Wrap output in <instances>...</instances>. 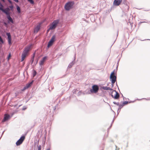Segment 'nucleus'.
I'll list each match as a JSON object with an SVG mask.
<instances>
[{
    "label": "nucleus",
    "instance_id": "nucleus-48",
    "mask_svg": "<svg viewBox=\"0 0 150 150\" xmlns=\"http://www.w3.org/2000/svg\"><path fill=\"white\" fill-rule=\"evenodd\" d=\"M116 85L117 86V87H118V86L117 85V82H116Z\"/></svg>",
    "mask_w": 150,
    "mask_h": 150
},
{
    "label": "nucleus",
    "instance_id": "nucleus-26",
    "mask_svg": "<svg viewBox=\"0 0 150 150\" xmlns=\"http://www.w3.org/2000/svg\"><path fill=\"white\" fill-rule=\"evenodd\" d=\"M3 7H2L1 6L0 7V10L3 13L6 12V11H5L4 9L3 8Z\"/></svg>",
    "mask_w": 150,
    "mask_h": 150
},
{
    "label": "nucleus",
    "instance_id": "nucleus-9",
    "mask_svg": "<svg viewBox=\"0 0 150 150\" xmlns=\"http://www.w3.org/2000/svg\"><path fill=\"white\" fill-rule=\"evenodd\" d=\"M6 35L7 36L8 44L10 45L11 44V37L10 33H6Z\"/></svg>",
    "mask_w": 150,
    "mask_h": 150
},
{
    "label": "nucleus",
    "instance_id": "nucleus-24",
    "mask_svg": "<svg viewBox=\"0 0 150 150\" xmlns=\"http://www.w3.org/2000/svg\"><path fill=\"white\" fill-rule=\"evenodd\" d=\"M119 61H120V60L119 59V60H118V61H117V67H116V69H115V71H115L116 73V72L117 70V68H118V66L119 65Z\"/></svg>",
    "mask_w": 150,
    "mask_h": 150
},
{
    "label": "nucleus",
    "instance_id": "nucleus-39",
    "mask_svg": "<svg viewBox=\"0 0 150 150\" xmlns=\"http://www.w3.org/2000/svg\"><path fill=\"white\" fill-rule=\"evenodd\" d=\"M148 23V22H146V21H142V22H140V23Z\"/></svg>",
    "mask_w": 150,
    "mask_h": 150
},
{
    "label": "nucleus",
    "instance_id": "nucleus-50",
    "mask_svg": "<svg viewBox=\"0 0 150 150\" xmlns=\"http://www.w3.org/2000/svg\"><path fill=\"white\" fill-rule=\"evenodd\" d=\"M56 107L54 108V110H55L56 109Z\"/></svg>",
    "mask_w": 150,
    "mask_h": 150
},
{
    "label": "nucleus",
    "instance_id": "nucleus-53",
    "mask_svg": "<svg viewBox=\"0 0 150 150\" xmlns=\"http://www.w3.org/2000/svg\"><path fill=\"white\" fill-rule=\"evenodd\" d=\"M111 142H113V141H112V140H111Z\"/></svg>",
    "mask_w": 150,
    "mask_h": 150
},
{
    "label": "nucleus",
    "instance_id": "nucleus-20",
    "mask_svg": "<svg viewBox=\"0 0 150 150\" xmlns=\"http://www.w3.org/2000/svg\"><path fill=\"white\" fill-rule=\"evenodd\" d=\"M35 53L34 52L33 54V56H32V57L31 58V64H33V62L34 60V58L35 56Z\"/></svg>",
    "mask_w": 150,
    "mask_h": 150
},
{
    "label": "nucleus",
    "instance_id": "nucleus-16",
    "mask_svg": "<svg viewBox=\"0 0 150 150\" xmlns=\"http://www.w3.org/2000/svg\"><path fill=\"white\" fill-rule=\"evenodd\" d=\"M102 88L105 90H111V91L112 90V88L110 87H107V86H103L102 87Z\"/></svg>",
    "mask_w": 150,
    "mask_h": 150
},
{
    "label": "nucleus",
    "instance_id": "nucleus-47",
    "mask_svg": "<svg viewBox=\"0 0 150 150\" xmlns=\"http://www.w3.org/2000/svg\"><path fill=\"white\" fill-rule=\"evenodd\" d=\"M46 150H50V149L49 148L48 149H47Z\"/></svg>",
    "mask_w": 150,
    "mask_h": 150
},
{
    "label": "nucleus",
    "instance_id": "nucleus-17",
    "mask_svg": "<svg viewBox=\"0 0 150 150\" xmlns=\"http://www.w3.org/2000/svg\"><path fill=\"white\" fill-rule=\"evenodd\" d=\"M118 106H119V107L117 111V115L120 112L121 109L123 106V105H121V104H120Z\"/></svg>",
    "mask_w": 150,
    "mask_h": 150
},
{
    "label": "nucleus",
    "instance_id": "nucleus-37",
    "mask_svg": "<svg viewBox=\"0 0 150 150\" xmlns=\"http://www.w3.org/2000/svg\"><path fill=\"white\" fill-rule=\"evenodd\" d=\"M41 146H40V145L39 146H38V150H41Z\"/></svg>",
    "mask_w": 150,
    "mask_h": 150
},
{
    "label": "nucleus",
    "instance_id": "nucleus-1",
    "mask_svg": "<svg viewBox=\"0 0 150 150\" xmlns=\"http://www.w3.org/2000/svg\"><path fill=\"white\" fill-rule=\"evenodd\" d=\"M31 46V45L25 48L21 55V61L24 60L28 53L29 51Z\"/></svg>",
    "mask_w": 150,
    "mask_h": 150
},
{
    "label": "nucleus",
    "instance_id": "nucleus-7",
    "mask_svg": "<svg viewBox=\"0 0 150 150\" xmlns=\"http://www.w3.org/2000/svg\"><path fill=\"white\" fill-rule=\"evenodd\" d=\"M113 91H115V94H114V95H112V97L115 99H118L120 97V95L119 93L115 90H113Z\"/></svg>",
    "mask_w": 150,
    "mask_h": 150
},
{
    "label": "nucleus",
    "instance_id": "nucleus-51",
    "mask_svg": "<svg viewBox=\"0 0 150 150\" xmlns=\"http://www.w3.org/2000/svg\"><path fill=\"white\" fill-rule=\"evenodd\" d=\"M28 66L27 67V68H28Z\"/></svg>",
    "mask_w": 150,
    "mask_h": 150
},
{
    "label": "nucleus",
    "instance_id": "nucleus-35",
    "mask_svg": "<svg viewBox=\"0 0 150 150\" xmlns=\"http://www.w3.org/2000/svg\"><path fill=\"white\" fill-rule=\"evenodd\" d=\"M11 4H12V2L10 0H7Z\"/></svg>",
    "mask_w": 150,
    "mask_h": 150
},
{
    "label": "nucleus",
    "instance_id": "nucleus-41",
    "mask_svg": "<svg viewBox=\"0 0 150 150\" xmlns=\"http://www.w3.org/2000/svg\"><path fill=\"white\" fill-rule=\"evenodd\" d=\"M114 84V83H112V84H111V87L112 88H113V87Z\"/></svg>",
    "mask_w": 150,
    "mask_h": 150
},
{
    "label": "nucleus",
    "instance_id": "nucleus-54",
    "mask_svg": "<svg viewBox=\"0 0 150 150\" xmlns=\"http://www.w3.org/2000/svg\"><path fill=\"white\" fill-rule=\"evenodd\" d=\"M147 40H150V39H147Z\"/></svg>",
    "mask_w": 150,
    "mask_h": 150
},
{
    "label": "nucleus",
    "instance_id": "nucleus-3",
    "mask_svg": "<svg viewBox=\"0 0 150 150\" xmlns=\"http://www.w3.org/2000/svg\"><path fill=\"white\" fill-rule=\"evenodd\" d=\"M74 2L73 1H69L67 2L65 5V8L67 11L69 10L73 6Z\"/></svg>",
    "mask_w": 150,
    "mask_h": 150
},
{
    "label": "nucleus",
    "instance_id": "nucleus-29",
    "mask_svg": "<svg viewBox=\"0 0 150 150\" xmlns=\"http://www.w3.org/2000/svg\"><path fill=\"white\" fill-rule=\"evenodd\" d=\"M36 74H37L36 71L35 70H34L33 71V76L34 77L36 75Z\"/></svg>",
    "mask_w": 150,
    "mask_h": 150
},
{
    "label": "nucleus",
    "instance_id": "nucleus-32",
    "mask_svg": "<svg viewBox=\"0 0 150 150\" xmlns=\"http://www.w3.org/2000/svg\"><path fill=\"white\" fill-rule=\"evenodd\" d=\"M78 91V90L77 89H74L73 91V93H76V92Z\"/></svg>",
    "mask_w": 150,
    "mask_h": 150
},
{
    "label": "nucleus",
    "instance_id": "nucleus-5",
    "mask_svg": "<svg viewBox=\"0 0 150 150\" xmlns=\"http://www.w3.org/2000/svg\"><path fill=\"white\" fill-rule=\"evenodd\" d=\"M99 90L98 86L96 85H94L92 86V88L90 90L91 93H96L98 92Z\"/></svg>",
    "mask_w": 150,
    "mask_h": 150
},
{
    "label": "nucleus",
    "instance_id": "nucleus-22",
    "mask_svg": "<svg viewBox=\"0 0 150 150\" xmlns=\"http://www.w3.org/2000/svg\"><path fill=\"white\" fill-rule=\"evenodd\" d=\"M53 42L49 41L47 45V47H49L51 46L53 44Z\"/></svg>",
    "mask_w": 150,
    "mask_h": 150
},
{
    "label": "nucleus",
    "instance_id": "nucleus-45",
    "mask_svg": "<svg viewBox=\"0 0 150 150\" xmlns=\"http://www.w3.org/2000/svg\"><path fill=\"white\" fill-rule=\"evenodd\" d=\"M116 146V149H115V150H119V149H117V146Z\"/></svg>",
    "mask_w": 150,
    "mask_h": 150
},
{
    "label": "nucleus",
    "instance_id": "nucleus-56",
    "mask_svg": "<svg viewBox=\"0 0 150 150\" xmlns=\"http://www.w3.org/2000/svg\"><path fill=\"white\" fill-rule=\"evenodd\" d=\"M21 105H19V107H20Z\"/></svg>",
    "mask_w": 150,
    "mask_h": 150
},
{
    "label": "nucleus",
    "instance_id": "nucleus-19",
    "mask_svg": "<svg viewBox=\"0 0 150 150\" xmlns=\"http://www.w3.org/2000/svg\"><path fill=\"white\" fill-rule=\"evenodd\" d=\"M55 35H53L52 36V38H51L50 41L53 43L55 40Z\"/></svg>",
    "mask_w": 150,
    "mask_h": 150
},
{
    "label": "nucleus",
    "instance_id": "nucleus-8",
    "mask_svg": "<svg viewBox=\"0 0 150 150\" xmlns=\"http://www.w3.org/2000/svg\"><path fill=\"white\" fill-rule=\"evenodd\" d=\"M10 116L8 114H5L4 115V118L2 120V122H6L10 118Z\"/></svg>",
    "mask_w": 150,
    "mask_h": 150
},
{
    "label": "nucleus",
    "instance_id": "nucleus-40",
    "mask_svg": "<svg viewBox=\"0 0 150 150\" xmlns=\"http://www.w3.org/2000/svg\"><path fill=\"white\" fill-rule=\"evenodd\" d=\"M14 1L18 3V0H13Z\"/></svg>",
    "mask_w": 150,
    "mask_h": 150
},
{
    "label": "nucleus",
    "instance_id": "nucleus-38",
    "mask_svg": "<svg viewBox=\"0 0 150 150\" xmlns=\"http://www.w3.org/2000/svg\"><path fill=\"white\" fill-rule=\"evenodd\" d=\"M81 93V91H79L78 93V95L79 96Z\"/></svg>",
    "mask_w": 150,
    "mask_h": 150
},
{
    "label": "nucleus",
    "instance_id": "nucleus-18",
    "mask_svg": "<svg viewBox=\"0 0 150 150\" xmlns=\"http://www.w3.org/2000/svg\"><path fill=\"white\" fill-rule=\"evenodd\" d=\"M18 12L19 13H21V10L20 7L17 5H16Z\"/></svg>",
    "mask_w": 150,
    "mask_h": 150
},
{
    "label": "nucleus",
    "instance_id": "nucleus-28",
    "mask_svg": "<svg viewBox=\"0 0 150 150\" xmlns=\"http://www.w3.org/2000/svg\"><path fill=\"white\" fill-rule=\"evenodd\" d=\"M115 92V91H113V90L112 91H110L109 92V93L110 95H111V96L112 95H113V93Z\"/></svg>",
    "mask_w": 150,
    "mask_h": 150
},
{
    "label": "nucleus",
    "instance_id": "nucleus-25",
    "mask_svg": "<svg viewBox=\"0 0 150 150\" xmlns=\"http://www.w3.org/2000/svg\"><path fill=\"white\" fill-rule=\"evenodd\" d=\"M28 1L32 4H34V1L33 0H27Z\"/></svg>",
    "mask_w": 150,
    "mask_h": 150
},
{
    "label": "nucleus",
    "instance_id": "nucleus-10",
    "mask_svg": "<svg viewBox=\"0 0 150 150\" xmlns=\"http://www.w3.org/2000/svg\"><path fill=\"white\" fill-rule=\"evenodd\" d=\"M122 0H114L113 2V4L116 6L120 5L122 2Z\"/></svg>",
    "mask_w": 150,
    "mask_h": 150
},
{
    "label": "nucleus",
    "instance_id": "nucleus-31",
    "mask_svg": "<svg viewBox=\"0 0 150 150\" xmlns=\"http://www.w3.org/2000/svg\"><path fill=\"white\" fill-rule=\"evenodd\" d=\"M113 103L115 104H116L117 105L119 106V105H120V104H119V102H116L114 101L113 102Z\"/></svg>",
    "mask_w": 150,
    "mask_h": 150
},
{
    "label": "nucleus",
    "instance_id": "nucleus-6",
    "mask_svg": "<svg viewBox=\"0 0 150 150\" xmlns=\"http://www.w3.org/2000/svg\"><path fill=\"white\" fill-rule=\"evenodd\" d=\"M25 138V137L24 136H22L18 139L16 142V145L17 146L20 145L21 144L23 141H24Z\"/></svg>",
    "mask_w": 150,
    "mask_h": 150
},
{
    "label": "nucleus",
    "instance_id": "nucleus-49",
    "mask_svg": "<svg viewBox=\"0 0 150 150\" xmlns=\"http://www.w3.org/2000/svg\"><path fill=\"white\" fill-rule=\"evenodd\" d=\"M114 121V119H113V120L112 121V123Z\"/></svg>",
    "mask_w": 150,
    "mask_h": 150
},
{
    "label": "nucleus",
    "instance_id": "nucleus-44",
    "mask_svg": "<svg viewBox=\"0 0 150 150\" xmlns=\"http://www.w3.org/2000/svg\"><path fill=\"white\" fill-rule=\"evenodd\" d=\"M4 25H7V24L6 23V22H4Z\"/></svg>",
    "mask_w": 150,
    "mask_h": 150
},
{
    "label": "nucleus",
    "instance_id": "nucleus-33",
    "mask_svg": "<svg viewBox=\"0 0 150 150\" xmlns=\"http://www.w3.org/2000/svg\"><path fill=\"white\" fill-rule=\"evenodd\" d=\"M27 88L25 86H24L23 88L21 90V91H24Z\"/></svg>",
    "mask_w": 150,
    "mask_h": 150
},
{
    "label": "nucleus",
    "instance_id": "nucleus-4",
    "mask_svg": "<svg viewBox=\"0 0 150 150\" xmlns=\"http://www.w3.org/2000/svg\"><path fill=\"white\" fill-rule=\"evenodd\" d=\"M59 21V20H54L52 23L48 30H52L53 29H55L57 27V26L58 23Z\"/></svg>",
    "mask_w": 150,
    "mask_h": 150
},
{
    "label": "nucleus",
    "instance_id": "nucleus-52",
    "mask_svg": "<svg viewBox=\"0 0 150 150\" xmlns=\"http://www.w3.org/2000/svg\"><path fill=\"white\" fill-rule=\"evenodd\" d=\"M28 66L27 67V68H28Z\"/></svg>",
    "mask_w": 150,
    "mask_h": 150
},
{
    "label": "nucleus",
    "instance_id": "nucleus-43",
    "mask_svg": "<svg viewBox=\"0 0 150 150\" xmlns=\"http://www.w3.org/2000/svg\"><path fill=\"white\" fill-rule=\"evenodd\" d=\"M10 57H11V54H9L8 56V58H9Z\"/></svg>",
    "mask_w": 150,
    "mask_h": 150
},
{
    "label": "nucleus",
    "instance_id": "nucleus-27",
    "mask_svg": "<svg viewBox=\"0 0 150 150\" xmlns=\"http://www.w3.org/2000/svg\"><path fill=\"white\" fill-rule=\"evenodd\" d=\"M142 99H145V100H150V98H142V99H137V100H141Z\"/></svg>",
    "mask_w": 150,
    "mask_h": 150
},
{
    "label": "nucleus",
    "instance_id": "nucleus-55",
    "mask_svg": "<svg viewBox=\"0 0 150 150\" xmlns=\"http://www.w3.org/2000/svg\"><path fill=\"white\" fill-rule=\"evenodd\" d=\"M142 40V41H144V40Z\"/></svg>",
    "mask_w": 150,
    "mask_h": 150
},
{
    "label": "nucleus",
    "instance_id": "nucleus-13",
    "mask_svg": "<svg viewBox=\"0 0 150 150\" xmlns=\"http://www.w3.org/2000/svg\"><path fill=\"white\" fill-rule=\"evenodd\" d=\"M4 10H5V11L6 12H5L4 13H5L6 15L10 14V13L9 12L10 9L9 7H7L6 8L4 9Z\"/></svg>",
    "mask_w": 150,
    "mask_h": 150
},
{
    "label": "nucleus",
    "instance_id": "nucleus-11",
    "mask_svg": "<svg viewBox=\"0 0 150 150\" xmlns=\"http://www.w3.org/2000/svg\"><path fill=\"white\" fill-rule=\"evenodd\" d=\"M6 17L7 18L8 20V23H9L10 22H11L12 23H14L13 21L12 18L10 16V14L7 15Z\"/></svg>",
    "mask_w": 150,
    "mask_h": 150
},
{
    "label": "nucleus",
    "instance_id": "nucleus-36",
    "mask_svg": "<svg viewBox=\"0 0 150 150\" xmlns=\"http://www.w3.org/2000/svg\"><path fill=\"white\" fill-rule=\"evenodd\" d=\"M18 93H15V96L16 97H17L18 96Z\"/></svg>",
    "mask_w": 150,
    "mask_h": 150
},
{
    "label": "nucleus",
    "instance_id": "nucleus-21",
    "mask_svg": "<svg viewBox=\"0 0 150 150\" xmlns=\"http://www.w3.org/2000/svg\"><path fill=\"white\" fill-rule=\"evenodd\" d=\"M135 101H132V102H131V101H124L123 102L122 104V105H123V106H124L125 105L127 104L128 103H131V102H135Z\"/></svg>",
    "mask_w": 150,
    "mask_h": 150
},
{
    "label": "nucleus",
    "instance_id": "nucleus-14",
    "mask_svg": "<svg viewBox=\"0 0 150 150\" xmlns=\"http://www.w3.org/2000/svg\"><path fill=\"white\" fill-rule=\"evenodd\" d=\"M33 81H32L30 83H28L25 86L27 88H28L30 87L33 84Z\"/></svg>",
    "mask_w": 150,
    "mask_h": 150
},
{
    "label": "nucleus",
    "instance_id": "nucleus-2",
    "mask_svg": "<svg viewBox=\"0 0 150 150\" xmlns=\"http://www.w3.org/2000/svg\"><path fill=\"white\" fill-rule=\"evenodd\" d=\"M115 70L114 69L111 72L110 76V80L111 82V83H114L117 79V76L116 75H115Z\"/></svg>",
    "mask_w": 150,
    "mask_h": 150
},
{
    "label": "nucleus",
    "instance_id": "nucleus-12",
    "mask_svg": "<svg viewBox=\"0 0 150 150\" xmlns=\"http://www.w3.org/2000/svg\"><path fill=\"white\" fill-rule=\"evenodd\" d=\"M47 58V57L46 56H45L43 57L42 59L39 62V64L40 66H42V65L44 63V62L46 60Z\"/></svg>",
    "mask_w": 150,
    "mask_h": 150
},
{
    "label": "nucleus",
    "instance_id": "nucleus-42",
    "mask_svg": "<svg viewBox=\"0 0 150 150\" xmlns=\"http://www.w3.org/2000/svg\"><path fill=\"white\" fill-rule=\"evenodd\" d=\"M0 7L1 6L2 7H3V5H2V4L1 3V2H0Z\"/></svg>",
    "mask_w": 150,
    "mask_h": 150
},
{
    "label": "nucleus",
    "instance_id": "nucleus-23",
    "mask_svg": "<svg viewBox=\"0 0 150 150\" xmlns=\"http://www.w3.org/2000/svg\"><path fill=\"white\" fill-rule=\"evenodd\" d=\"M74 63L73 62V61H72L71 63H70L68 65V67L70 68H71L72 66L74 64Z\"/></svg>",
    "mask_w": 150,
    "mask_h": 150
},
{
    "label": "nucleus",
    "instance_id": "nucleus-30",
    "mask_svg": "<svg viewBox=\"0 0 150 150\" xmlns=\"http://www.w3.org/2000/svg\"><path fill=\"white\" fill-rule=\"evenodd\" d=\"M9 8H10V9L11 10L13 11V6L12 5L10 6H9Z\"/></svg>",
    "mask_w": 150,
    "mask_h": 150
},
{
    "label": "nucleus",
    "instance_id": "nucleus-46",
    "mask_svg": "<svg viewBox=\"0 0 150 150\" xmlns=\"http://www.w3.org/2000/svg\"><path fill=\"white\" fill-rule=\"evenodd\" d=\"M3 2H4L5 1L4 0H1Z\"/></svg>",
    "mask_w": 150,
    "mask_h": 150
},
{
    "label": "nucleus",
    "instance_id": "nucleus-15",
    "mask_svg": "<svg viewBox=\"0 0 150 150\" xmlns=\"http://www.w3.org/2000/svg\"><path fill=\"white\" fill-rule=\"evenodd\" d=\"M40 29V26L39 25H38L35 28L34 30V33H37Z\"/></svg>",
    "mask_w": 150,
    "mask_h": 150
},
{
    "label": "nucleus",
    "instance_id": "nucleus-34",
    "mask_svg": "<svg viewBox=\"0 0 150 150\" xmlns=\"http://www.w3.org/2000/svg\"><path fill=\"white\" fill-rule=\"evenodd\" d=\"M26 108H26V107H25V106H24V107H23V108H22V110H26Z\"/></svg>",
    "mask_w": 150,
    "mask_h": 150
}]
</instances>
